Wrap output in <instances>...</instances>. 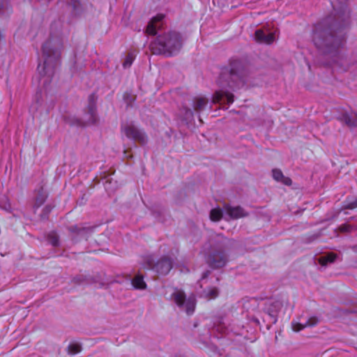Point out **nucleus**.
Masks as SVG:
<instances>
[{"label": "nucleus", "instance_id": "nucleus-1", "mask_svg": "<svg viewBox=\"0 0 357 357\" xmlns=\"http://www.w3.org/2000/svg\"><path fill=\"white\" fill-rule=\"evenodd\" d=\"M349 16L344 13L330 15L317 23L312 29V40L318 51L332 58L338 56L346 42L345 29Z\"/></svg>", "mask_w": 357, "mask_h": 357}, {"label": "nucleus", "instance_id": "nucleus-2", "mask_svg": "<svg viewBox=\"0 0 357 357\" xmlns=\"http://www.w3.org/2000/svg\"><path fill=\"white\" fill-rule=\"evenodd\" d=\"M250 72L245 64L238 60L232 61L229 68L224 69L218 79L222 89L216 91L213 96V102L220 104H231L234 100L233 93L226 87L234 90L243 86L248 82Z\"/></svg>", "mask_w": 357, "mask_h": 357}, {"label": "nucleus", "instance_id": "nucleus-3", "mask_svg": "<svg viewBox=\"0 0 357 357\" xmlns=\"http://www.w3.org/2000/svg\"><path fill=\"white\" fill-rule=\"evenodd\" d=\"M63 48V38L60 36H50L43 44L42 51L45 61L43 66L40 65L38 66V72L41 75L52 77L54 75Z\"/></svg>", "mask_w": 357, "mask_h": 357}, {"label": "nucleus", "instance_id": "nucleus-4", "mask_svg": "<svg viewBox=\"0 0 357 357\" xmlns=\"http://www.w3.org/2000/svg\"><path fill=\"white\" fill-rule=\"evenodd\" d=\"M182 46L181 34L176 31H169L157 36L150 43V50L154 54L172 56L178 54Z\"/></svg>", "mask_w": 357, "mask_h": 357}, {"label": "nucleus", "instance_id": "nucleus-5", "mask_svg": "<svg viewBox=\"0 0 357 357\" xmlns=\"http://www.w3.org/2000/svg\"><path fill=\"white\" fill-rule=\"evenodd\" d=\"M216 238V245L206 258V264L213 269H218L226 266L229 259L225 251L230 249L234 244V240L221 234L217 235Z\"/></svg>", "mask_w": 357, "mask_h": 357}, {"label": "nucleus", "instance_id": "nucleus-6", "mask_svg": "<svg viewBox=\"0 0 357 357\" xmlns=\"http://www.w3.org/2000/svg\"><path fill=\"white\" fill-rule=\"evenodd\" d=\"M172 297L175 303L185 310L188 315L194 312L196 305V299L194 296H190L188 298H186L183 291L176 290L172 294Z\"/></svg>", "mask_w": 357, "mask_h": 357}, {"label": "nucleus", "instance_id": "nucleus-7", "mask_svg": "<svg viewBox=\"0 0 357 357\" xmlns=\"http://www.w3.org/2000/svg\"><path fill=\"white\" fill-rule=\"evenodd\" d=\"M148 268L162 275H167L173 267L172 259L167 256L161 257L155 263L153 259H147Z\"/></svg>", "mask_w": 357, "mask_h": 357}, {"label": "nucleus", "instance_id": "nucleus-8", "mask_svg": "<svg viewBox=\"0 0 357 357\" xmlns=\"http://www.w3.org/2000/svg\"><path fill=\"white\" fill-rule=\"evenodd\" d=\"M97 96L91 93L88 98V105L84 116V125L95 124L98 121L96 113Z\"/></svg>", "mask_w": 357, "mask_h": 357}, {"label": "nucleus", "instance_id": "nucleus-9", "mask_svg": "<svg viewBox=\"0 0 357 357\" xmlns=\"http://www.w3.org/2000/svg\"><path fill=\"white\" fill-rule=\"evenodd\" d=\"M283 306L282 301L279 300H269L264 303L263 311L270 318L271 324H275L278 319V314Z\"/></svg>", "mask_w": 357, "mask_h": 357}, {"label": "nucleus", "instance_id": "nucleus-10", "mask_svg": "<svg viewBox=\"0 0 357 357\" xmlns=\"http://www.w3.org/2000/svg\"><path fill=\"white\" fill-rule=\"evenodd\" d=\"M122 130L128 138L132 139L135 142H138L142 144L146 143L147 136L145 132L135 126L132 124L126 125L122 128Z\"/></svg>", "mask_w": 357, "mask_h": 357}, {"label": "nucleus", "instance_id": "nucleus-11", "mask_svg": "<svg viewBox=\"0 0 357 357\" xmlns=\"http://www.w3.org/2000/svg\"><path fill=\"white\" fill-rule=\"evenodd\" d=\"M164 17L165 15L163 14H158L156 16L153 17L148 23L145 33L149 35H155L157 29H160L162 26L160 22L164 19Z\"/></svg>", "mask_w": 357, "mask_h": 357}, {"label": "nucleus", "instance_id": "nucleus-12", "mask_svg": "<svg viewBox=\"0 0 357 357\" xmlns=\"http://www.w3.org/2000/svg\"><path fill=\"white\" fill-rule=\"evenodd\" d=\"M224 210L226 215H228L230 219H238L248 215V213L241 206L233 207L229 205H225Z\"/></svg>", "mask_w": 357, "mask_h": 357}, {"label": "nucleus", "instance_id": "nucleus-13", "mask_svg": "<svg viewBox=\"0 0 357 357\" xmlns=\"http://www.w3.org/2000/svg\"><path fill=\"white\" fill-rule=\"evenodd\" d=\"M94 227H79L78 225H73L68 228V230L71 233L77 234L78 236L83 238L86 240L92 234L93 232Z\"/></svg>", "mask_w": 357, "mask_h": 357}, {"label": "nucleus", "instance_id": "nucleus-14", "mask_svg": "<svg viewBox=\"0 0 357 357\" xmlns=\"http://www.w3.org/2000/svg\"><path fill=\"white\" fill-rule=\"evenodd\" d=\"M255 40L260 43L271 44L273 42L275 37L271 32H265L261 29H258L255 33Z\"/></svg>", "mask_w": 357, "mask_h": 357}, {"label": "nucleus", "instance_id": "nucleus-15", "mask_svg": "<svg viewBox=\"0 0 357 357\" xmlns=\"http://www.w3.org/2000/svg\"><path fill=\"white\" fill-rule=\"evenodd\" d=\"M319 320L315 317H310L304 323H292V328L294 331L298 332L306 327H312L317 324Z\"/></svg>", "mask_w": 357, "mask_h": 357}, {"label": "nucleus", "instance_id": "nucleus-16", "mask_svg": "<svg viewBox=\"0 0 357 357\" xmlns=\"http://www.w3.org/2000/svg\"><path fill=\"white\" fill-rule=\"evenodd\" d=\"M193 109L197 112L203 111L208 105V99L204 97H195L192 100Z\"/></svg>", "mask_w": 357, "mask_h": 357}, {"label": "nucleus", "instance_id": "nucleus-17", "mask_svg": "<svg viewBox=\"0 0 357 357\" xmlns=\"http://www.w3.org/2000/svg\"><path fill=\"white\" fill-rule=\"evenodd\" d=\"M131 283L133 287L136 289H146V284L144 281V276L141 274L136 275L132 280Z\"/></svg>", "mask_w": 357, "mask_h": 357}, {"label": "nucleus", "instance_id": "nucleus-18", "mask_svg": "<svg viewBox=\"0 0 357 357\" xmlns=\"http://www.w3.org/2000/svg\"><path fill=\"white\" fill-rule=\"evenodd\" d=\"M337 257V255L330 252L326 255L321 256L318 259V262L323 266H327L329 263H333Z\"/></svg>", "mask_w": 357, "mask_h": 357}, {"label": "nucleus", "instance_id": "nucleus-19", "mask_svg": "<svg viewBox=\"0 0 357 357\" xmlns=\"http://www.w3.org/2000/svg\"><path fill=\"white\" fill-rule=\"evenodd\" d=\"M47 198V194L44 191L43 188H41L36 197V201L34 204V208H38L41 206Z\"/></svg>", "mask_w": 357, "mask_h": 357}, {"label": "nucleus", "instance_id": "nucleus-20", "mask_svg": "<svg viewBox=\"0 0 357 357\" xmlns=\"http://www.w3.org/2000/svg\"><path fill=\"white\" fill-rule=\"evenodd\" d=\"M341 121L349 127L357 126V118L353 115H349L347 113L342 114Z\"/></svg>", "mask_w": 357, "mask_h": 357}, {"label": "nucleus", "instance_id": "nucleus-21", "mask_svg": "<svg viewBox=\"0 0 357 357\" xmlns=\"http://www.w3.org/2000/svg\"><path fill=\"white\" fill-rule=\"evenodd\" d=\"M223 217V212L221 208H213L210 212V219L213 222L220 221Z\"/></svg>", "mask_w": 357, "mask_h": 357}, {"label": "nucleus", "instance_id": "nucleus-22", "mask_svg": "<svg viewBox=\"0 0 357 357\" xmlns=\"http://www.w3.org/2000/svg\"><path fill=\"white\" fill-rule=\"evenodd\" d=\"M82 351V346L78 343H70L67 347V352L69 355H75Z\"/></svg>", "mask_w": 357, "mask_h": 357}, {"label": "nucleus", "instance_id": "nucleus-23", "mask_svg": "<svg viewBox=\"0 0 357 357\" xmlns=\"http://www.w3.org/2000/svg\"><path fill=\"white\" fill-rule=\"evenodd\" d=\"M47 241L54 247H58L59 245V236L54 231H51L47 235Z\"/></svg>", "mask_w": 357, "mask_h": 357}, {"label": "nucleus", "instance_id": "nucleus-24", "mask_svg": "<svg viewBox=\"0 0 357 357\" xmlns=\"http://www.w3.org/2000/svg\"><path fill=\"white\" fill-rule=\"evenodd\" d=\"M70 6L75 15H79L82 10L81 3L77 0H73Z\"/></svg>", "mask_w": 357, "mask_h": 357}, {"label": "nucleus", "instance_id": "nucleus-25", "mask_svg": "<svg viewBox=\"0 0 357 357\" xmlns=\"http://www.w3.org/2000/svg\"><path fill=\"white\" fill-rule=\"evenodd\" d=\"M88 282H89V279L88 275H79L72 279V282L75 284H81L84 282L88 283Z\"/></svg>", "mask_w": 357, "mask_h": 357}, {"label": "nucleus", "instance_id": "nucleus-26", "mask_svg": "<svg viewBox=\"0 0 357 357\" xmlns=\"http://www.w3.org/2000/svg\"><path fill=\"white\" fill-rule=\"evenodd\" d=\"M339 230L343 233H351L357 230V226L349 224H344L339 227Z\"/></svg>", "mask_w": 357, "mask_h": 357}, {"label": "nucleus", "instance_id": "nucleus-27", "mask_svg": "<svg viewBox=\"0 0 357 357\" xmlns=\"http://www.w3.org/2000/svg\"><path fill=\"white\" fill-rule=\"evenodd\" d=\"M53 208V206L51 205H46L43 209L42 213L40 215V219L42 220H45L48 218V215L50 213Z\"/></svg>", "mask_w": 357, "mask_h": 357}, {"label": "nucleus", "instance_id": "nucleus-28", "mask_svg": "<svg viewBox=\"0 0 357 357\" xmlns=\"http://www.w3.org/2000/svg\"><path fill=\"white\" fill-rule=\"evenodd\" d=\"M356 208H357V198L351 202H349V200L344 202L342 209H354Z\"/></svg>", "mask_w": 357, "mask_h": 357}, {"label": "nucleus", "instance_id": "nucleus-29", "mask_svg": "<svg viewBox=\"0 0 357 357\" xmlns=\"http://www.w3.org/2000/svg\"><path fill=\"white\" fill-rule=\"evenodd\" d=\"M88 278L89 279L88 283H100L103 284V279L100 274L93 276L88 275Z\"/></svg>", "mask_w": 357, "mask_h": 357}, {"label": "nucleus", "instance_id": "nucleus-30", "mask_svg": "<svg viewBox=\"0 0 357 357\" xmlns=\"http://www.w3.org/2000/svg\"><path fill=\"white\" fill-rule=\"evenodd\" d=\"M134 60V55L132 53H129L126 57V59L123 63V66L124 68H129L132 63V61Z\"/></svg>", "mask_w": 357, "mask_h": 357}, {"label": "nucleus", "instance_id": "nucleus-31", "mask_svg": "<svg viewBox=\"0 0 357 357\" xmlns=\"http://www.w3.org/2000/svg\"><path fill=\"white\" fill-rule=\"evenodd\" d=\"M273 176L277 181H280L284 178V175L281 170L275 169L273 170Z\"/></svg>", "mask_w": 357, "mask_h": 357}, {"label": "nucleus", "instance_id": "nucleus-32", "mask_svg": "<svg viewBox=\"0 0 357 357\" xmlns=\"http://www.w3.org/2000/svg\"><path fill=\"white\" fill-rule=\"evenodd\" d=\"M219 291L217 288L214 287L212 289H210L208 292L207 295L210 296L211 298H216L218 296Z\"/></svg>", "mask_w": 357, "mask_h": 357}, {"label": "nucleus", "instance_id": "nucleus-33", "mask_svg": "<svg viewBox=\"0 0 357 357\" xmlns=\"http://www.w3.org/2000/svg\"><path fill=\"white\" fill-rule=\"evenodd\" d=\"M183 109L185 110V119H188L193 117V116H194L193 110H192L190 108H188V107H183Z\"/></svg>", "mask_w": 357, "mask_h": 357}, {"label": "nucleus", "instance_id": "nucleus-34", "mask_svg": "<svg viewBox=\"0 0 357 357\" xmlns=\"http://www.w3.org/2000/svg\"><path fill=\"white\" fill-rule=\"evenodd\" d=\"M281 182H282L284 184L287 185H290L291 184V180L288 178V177H284L282 178V181H280Z\"/></svg>", "mask_w": 357, "mask_h": 357}, {"label": "nucleus", "instance_id": "nucleus-35", "mask_svg": "<svg viewBox=\"0 0 357 357\" xmlns=\"http://www.w3.org/2000/svg\"><path fill=\"white\" fill-rule=\"evenodd\" d=\"M211 274V271H206L203 273L202 275V278L201 279L202 280H204V279H206L208 277V275Z\"/></svg>", "mask_w": 357, "mask_h": 357}, {"label": "nucleus", "instance_id": "nucleus-36", "mask_svg": "<svg viewBox=\"0 0 357 357\" xmlns=\"http://www.w3.org/2000/svg\"><path fill=\"white\" fill-rule=\"evenodd\" d=\"M351 249L353 250V251L357 252V245H353L351 247Z\"/></svg>", "mask_w": 357, "mask_h": 357}, {"label": "nucleus", "instance_id": "nucleus-37", "mask_svg": "<svg viewBox=\"0 0 357 357\" xmlns=\"http://www.w3.org/2000/svg\"><path fill=\"white\" fill-rule=\"evenodd\" d=\"M3 1L2 0H0V10L3 8Z\"/></svg>", "mask_w": 357, "mask_h": 357}, {"label": "nucleus", "instance_id": "nucleus-38", "mask_svg": "<svg viewBox=\"0 0 357 357\" xmlns=\"http://www.w3.org/2000/svg\"><path fill=\"white\" fill-rule=\"evenodd\" d=\"M334 62H337V60L335 59H333Z\"/></svg>", "mask_w": 357, "mask_h": 357}, {"label": "nucleus", "instance_id": "nucleus-39", "mask_svg": "<svg viewBox=\"0 0 357 357\" xmlns=\"http://www.w3.org/2000/svg\"><path fill=\"white\" fill-rule=\"evenodd\" d=\"M84 199V197H82V201H83ZM81 204H82V202H81Z\"/></svg>", "mask_w": 357, "mask_h": 357}]
</instances>
